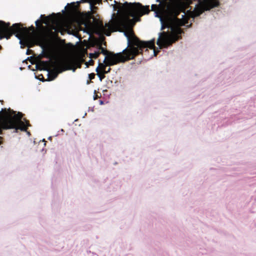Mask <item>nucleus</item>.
<instances>
[{
	"label": "nucleus",
	"instance_id": "obj_8",
	"mask_svg": "<svg viewBox=\"0 0 256 256\" xmlns=\"http://www.w3.org/2000/svg\"><path fill=\"white\" fill-rule=\"evenodd\" d=\"M110 66L111 65H98L96 68V71L97 72V75L101 81L104 78V74L110 72L111 69Z\"/></svg>",
	"mask_w": 256,
	"mask_h": 256
},
{
	"label": "nucleus",
	"instance_id": "obj_24",
	"mask_svg": "<svg viewBox=\"0 0 256 256\" xmlns=\"http://www.w3.org/2000/svg\"><path fill=\"white\" fill-rule=\"evenodd\" d=\"M20 68V70H22V68Z\"/></svg>",
	"mask_w": 256,
	"mask_h": 256
},
{
	"label": "nucleus",
	"instance_id": "obj_15",
	"mask_svg": "<svg viewBox=\"0 0 256 256\" xmlns=\"http://www.w3.org/2000/svg\"><path fill=\"white\" fill-rule=\"evenodd\" d=\"M2 138L0 136V145L2 144Z\"/></svg>",
	"mask_w": 256,
	"mask_h": 256
},
{
	"label": "nucleus",
	"instance_id": "obj_19",
	"mask_svg": "<svg viewBox=\"0 0 256 256\" xmlns=\"http://www.w3.org/2000/svg\"><path fill=\"white\" fill-rule=\"evenodd\" d=\"M97 97H98V96L96 95V96L94 98V99L96 100L97 98Z\"/></svg>",
	"mask_w": 256,
	"mask_h": 256
},
{
	"label": "nucleus",
	"instance_id": "obj_9",
	"mask_svg": "<svg viewBox=\"0 0 256 256\" xmlns=\"http://www.w3.org/2000/svg\"><path fill=\"white\" fill-rule=\"evenodd\" d=\"M8 115L3 116L2 118L0 119V134H2V129H13L14 127L12 126V125H8V124L10 122V119L8 117Z\"/></svg>",
	"mask_w": 256,
	"mask_h": 256
},
{
	"label": "nucleus",
	"instance_id": "obj_22",
	"mask_svg": "<svg viewBox=\"0 0 256 256\" xmlns=\"http://www.w3.org/2000/svg\"><path fill=\"white\" fill-rule=\"evenodd\" d=\"M90 82L88 80V82H87V84H90Z\"/></svg>",
	"mask_w": 256,
	"mask_h": 256
},
{
	"label": "nucleus",
	"instance_id": "obj_11",
	"mask_svg": "<svg viewBox=\"0 0 256 256\" xmlns=\"http://www.w3.org/2000/svg\"><path fill=\"white\" fill-rule=\"evenodd\" d=\"M76 4L75 2H72L70 4H68V8H67V11L70 15L74 16L78 13V2Z\"/></svg>",
	"mask_w": 256,
	"mask_h": 256
},
{
	"label": "nucleus",
	"instance_id": "obj_21",
	"mask_svg": "<svg viewBox=\"0 0 256 256\" xmlns=\"http://www.w3.org/2000/svg\"><path fill=\"white\" fill-rule=\"evenodd\" d=\"M89 66L90 65H88V64L86 65V68H88Z\"/></svg>",
	"mask_w": 256,
	"mask_h": 256
},
{
	"label": "nucleus",
	"instance_id": "obj_16",
	"mask_svg": "<svg viewBox=\"0 0 256 256\" xmlns=\"http://www.w3.org/2000/svg\"><path fill=\"white\" fill-rule=\"evenodd\" d=\"M156 5H155V4H152V10H154V7H156Z\"/></svg>",
	"mask_w": 256,
	"mask_h": 256
},
{
	"label": "nucleus",
	"instance_id": "obj_1",
	"mask_svg": "<svg viewBox=\"0 0 256 256\" xmlns=\"http://www.w3.org/2000/svg\"><path fill=\"white\" fill-rule=\"evenodd\" d=\"M130 21V20L127 16L120 14L115 16L109 22L106 23L104 26L102 22H100L98 24V28L101 32H104L107 36H110L112 32H122L124 30H126L124 32V34L128 39V46L122 52L117 54L108 52L102 46H100L98 51L90 54V58H96L100 53H102L105 56L104 60L107 61V62L104 64L124 63L133 59L142 52L144 48H146L144 52H146L148 48L152 50L154 56H156L158 51L156 52L155 50L154 40L148 42L140 40L134 34L132 29L128 28ZM98 64H103L99 62Z\"/></svg>",
	"mask_w": 256,
	"mask_h": 256
},
{
	"label": "nucleus",
	"instance_id": "obj_2",
	"mask_svg": "<svg viewBox=\"0 0 256 256\" xmlns=\"http://www.w3.org/2000/svg\"><path fill=\"white\" fill-rule=\"evenodd\" d=\"M34 27L32 26L29 28L22 27L20 23H16L10 26V22L0 20V40L6 38L10 39L15 34L20 40H22L28 46H32L37 41L38 38L34 34Z\"/></svg>",
	"mask_w": 256,
	"mask_h": 256
},
{
	"label": "nucleus",
	"instance_id": "obj_4",
	"mask_svg": "<svg viewBox=\"0 0 256 256\" xmlns=\"http://www.w3.org/2000/svg\"><path fill=\"white\" fill-rule=\"evenodd\" d=\"M172 30L174 34H170L168 32H163L160 34V36L157 40V44L160 48H168L181 38L180 34L183 31L180 28L184 26L183 21L177 18H174L172 21Z\"/></svg>",
	"mask_w": 256,
	"mask_h": 256
},
{
	"label": "nucleus",
	"instance_id": "obj_18",
	"mask_svg": "<svg viewBox=\"0 0 256 256\" xmlns=\"http://www.w3.org/2000/svg\"><path fill=\"white\" fill-rule=\"evenodd\" d=\"M84 64H90V63H89V62H86L84 63Z\"/></svg>",
	"mask_w": 256,
	"mask_h": 256
},
{
	"label": "nucleus",
	"instance_id": "obj_5",
	"mask_svg": "<svg viewBox=\"0 0 256 256\" xmlns=\"http://www.w3.org/2000/svg\"><path fill=\"white\" fill-rule=\"evenodd\" d=\"M8 115V117L10 119V122L8 125H12V126L14 127L16 132H18V130L21 131L26 132L28 128L30 126V122L26 118H24L23 114L21 112H18L17 114L16 111L11 110L10 108L8 109L2 108L0 111V119L3 116Z\"/></svg>",
	"mask_w": 256,
	"mask_h": 256
},
{
	"label": "nucleus",
	"instance_id": "obj_7",
	"mask_svg": "<svg viewBox=\"0 0 256 256\" xmlns=\"http://www.w3.org/2000/svg\"><path fill=\"white\" fill-rule=\"evenodd\" d=\"M45 20H46L44 22V23L47 24L49 22H52L54 24L56 23V26H52V30H54L57 33L60 32L62 34V32H61V30L62 28V26L60 25L59 23L58 22L57 18L55 14H52L51 15H50L47 16H45Z\"/></svg>",
	"mask_w": 256,
	"mask_h": 256
},
{
	"label": "nucleus",
	"instance_id": "obj_6",
	"mask_svg": "<svg viewBox=\"0 0 256 256\" xmlns=\"http://www.w3.org/2000/svg\"><path fill=\"white\" fill-rule=\"evenodd\" d=\"M122 8L125 12L132 17L140 12L142 14H147L150 12L149 6H143L140 3L132 4L126 2L124 4Z\"/></svg>",
	"mask_w": 256,
	"mask_h": 256
},
{
	"label": "nucleus",
	"instance_id": "obj_17",
	"mask_svg": "<svg viewBox=\"0 0 256 256\" xmlns=\"http://www.w3.org/2000/svg\"><path fill=\"white\" fill-rule=\"evenodd\" d=\"M89 0H81V2H88Z\"/></svg>",
	"mask_w": 256,
	"mask_h": 256
},
{
	"label": "nucleus",
	"instance_id": "obj_13",
	"mask_svg": "<svg viewBox=\"0 0 256 256\" xmlns=\"http://www.w3.org/2000/svg\"><path fill=\"white\" fill-rule=\"evenodd\" d=\"M95 77V74L94 73H91L89 74L88 78L90 80H93L94 78Z\"/></svg>",
	"mask_w": 256,
	"mask_h": 256
},
{
	"label": "nucleus",
	"instance_id": "obj_20",
	"mask_svg": "<svg viewBox=\"0 0 256 256\" xmlns=\"http://www.w3.org/2000/svg\"><path fill=\"white\" fill-rule=\"evenodd\" d=\"M2 49V46L0 45V50Z\"/></svg>",
	"mask_w": 256,
	"mask_h": 256
},
{
	"label": "nucleus",
	"instance_id": "obj_12",
	"mask_svg": "<svg viewBox=\"0 0 256 256\" xmlns=\"http://www.w3.org/2000/svg\"><path fill=\"white\" fill-rule=\"evenodd\" d=\"M32 64H81L80 63H72V62H60V63H58V62H53V63H50L48 62H42L40 63L38 62H31Z\"/></svg>",
	"mask_w": 256,
	"mask_h": 256
},
{
	"label": "nucleus",
	"instance_id": "obj_10",
	"mask_svg": "<svg viewBox=\"0 0 256 256\" xmlns=\"http://www.w3.org/2000/svg\"><path fill=\"white\" fill-rule=\"evenodd\" d=\"M203 4L206 7V10L218 6L219 2L217 0H204Z\"/></svg>",
	"mask_w": 256,
	"mask_h": 256
},
{
	"label": "nucleus",
	"instance_id": "obj_23",
	"mask_svg": "<svg viewBox=\"0 0 256 256\" xmlns=\"http://www.w3.org/2000/svg\"><path fill=\"white\" fill-rule=\"evenodd\" d=\"M100 104H103V102L102 101L100 102Z\"/></svg>",
	"mask_w": 256,
	"mask_h": 256
},
{
	"label": "nucleus",
	"instance_id": "obj_14",
	"mask_svg": "<svg viewBox=\"0 0 256 256\" xmlns=\"http://www.w3.org/2000/svg\"><path fill=\"white\" fill-rule=\"evenodd\" d=\"M41 22L40 20H37L36 22V26H38V24Z\"/></svg>",
	"mask_w": 256,
	"mask_h": 256
},
{
	"label": "nucleus",
	"instance_id": "obj_3",
	"mask_svg": "<svg viewBox=\"0 0 256 256\" xmlns=\"http://www.w3.org/2000/svg\"><path fill=\"white\" fill-rule=\"evenodd\" d=\"M82 65H28V70L32 71L36 70L34 73L36 78L40 80H44L42 74H38V71L44 70L46 72L48 78L49 80H54L58 75L67 70H72L75 72L77 68H80Z\"/></svg>",
	"mask_w": 256,
	"mask_h": 256
}]
</instances>
